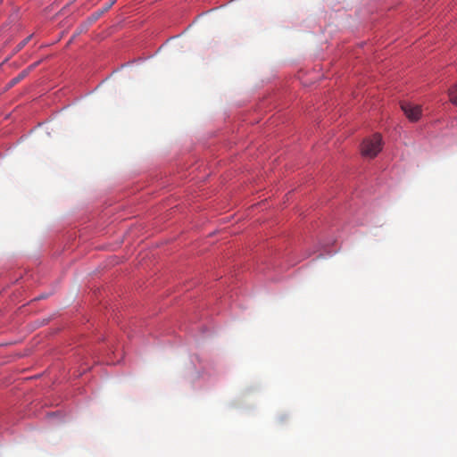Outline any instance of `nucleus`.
Masks as SVG:
<instances>
[{
	"mask_svg": "<svg viewBox=\"0 0 457 457\" xmlns=\"http://www.w3.org/2000/svg\"><path fill=\"white\" fill-rule=\"evenodd\" d=\"M382 149V138L379 134L367 137L361 144V154L364 157L374 158Z\"/></svg>",
	"mask_w": 457,
	"mask_h": 457,
	"instance_id": "1",
	"label": "nucleus"
},
{
	"mask_svg": "<svg viewBox=\"0 0 457 457\" xmlns=\"http://www.w3.org/2000/svg\"><path fill=\"white\" fill-rule=\"evenodd\" d=\"M401 109L404 112L407 119L411 122L418 121L421 117V105L414 104L410 102H402Z\"/></svg>",
	"mask_w": 457,
	"mask_h": 457,
	"instance_id": "2",
	"label": "nucleus"
},
{
	"mask_svg": "<svg viewBox=\"0 0 457 457\" xmlns=\"http://www.w3.org/2000/svg\"><path fill=\"white\" fill-rule=\"evenodd\" d=\"M116 1L117 0H110L100 10L94 12L91 15L90 20L92 21H96V20H98L104 13H105L112 8V6L116 3Z\"/></svg>",
	"mask_w": 457,
	"mask_h": 457,
	"instance_id": "3",
	"label": "nucleus"
},
{
	"mask_svg": "<svg viewBox=\"0 0 457 457\" xmlns=\"http://www.w3.org/2000/svg\"><path fill=\"white\" fill-rule=\"evenodd\" d=\"M32 66L28 68L27 70L22 71L21 73H19L16 77L12 79L10 82L8 83V88L12 87L16 84H18L20 81H21L24 78H26L29 74V72L31 71Z\"/></svg>",
	"mask_w": 457,
	"mask_h": 457,
	"instance_id": "4",
	"label": "nucleus"
},
{
	"mask_svg": "<svg viewBox=\"0 0 457 457\" xmlns=\"http://www.w3.org/2000/svg\"><path fill=\"white\" fill-rule=\"evenodd\" d=\"M449 97H450V101L453 104L457 105V85L453 86L449 89Z\"/></svg>",
	"mask_w": 457,
	"mask_h": 457,
	"instance_id": "5",
	"label": "nucleus"
},
{
	"mask_svg": "<svg viewBox=\"0 0 457 457\" xmlns=\"http://www.w3.org/2000/svg\"><path fill=\"white\" fill-rule=\"evenodd\" d=\"M31 37H32V35H29L25 39H23L21 43H19L15 48V52H19L20 50H21L29 43V41L31 39Z\"/></svg>",
	"mask_w": 457,
	"mask_h": 457,
	"instance_id": "6",
	"label": "nucleus"
}]
</instances>
